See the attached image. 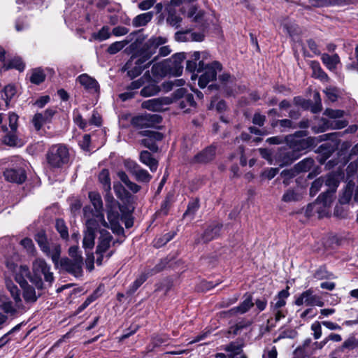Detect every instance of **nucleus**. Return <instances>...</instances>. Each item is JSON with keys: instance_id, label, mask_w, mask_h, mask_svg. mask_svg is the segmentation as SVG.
Returning a JSON list of instances; mask_svg holds the SVG:
<instances>
[{"instance_id": "obj_1", "label": "nucleus", "mask_w": 358, "mask_h": 358, "mask_svg": "<svg viewBox=\"0 0 358 358\" xmlns=\"http://www.w3.org/2000/svg\"><path fill=\"white\" fill-rule=\"evenodd\" d=\"M208 57L206 51L189 52L187 56L186 70L192 72L191 79L195 80L199 77V86L204 88L216 78L217 72L222 70L220 62L215 61L206 64L204 60Z\"/></svg>"}, {"instance_id": "obj_2", "label": "nucleus", "mask_w": 358, "mask_h": 358, "mask_svg": "<svg viewBox=\"0 0 358 358\" xmlns=\"http://www.w3.org/2000/svg\"><path fill=\"white\" fill-rule=\"evenodd\" d=\"M6 287L13 301L6 300L1 302L0 308L6 315L0 313V329L8 320V315L15 318L26 313L29 307L23 304L20 290L12 281L6 282Z\"/></svg>"}, {"instance_id": "obj_3", "label": "nucleus", "mask_w": 358, "mask_h": 358, "mask_svg": "<svg viewBox=\"0 0 358 358\" xmlns=\"http://www.w3.org/2000/svg\"><path fill=\"white\" fill-rule=\"evenodd\" d=\"M33 274L30 277V282L34 285L38 291H42L51 287L55 278L50 271V266L43 259H37L33 262Z\"/></svg>"}, {"instance_id": "obj_4", "label": "nucleus", "mask_w": 358, "mask_h": 358, "mask_svg": "<svg viewBox=\"0 0 358 358\" xmlns=\"http://www.w3.org/2000/svg\"><path fill=\"white\" fill-rule=\"evenodd\" d=\"M186 58L185 52L176 53L169 61L155 64L152 67V73L157 77H164L167 74L180 76L183 70L182 62Z\"/></svg>"}, {"instance_id": "obj_5", "label": "nucleus", "mask_w": 358, "mask_h": 358, "mask_svg": "<svg viewBox=\"0 0 358 358\" xmlns=\"http://www.w3.org/2000/svg\"><path fill=\"white\" fill-rule=\"evenodd\" d=\"M345 112L343 110L327 108L324 115L334 120H328L325 118H322L318 125L312 127V130L315 133H322L329 129H341L347 127L348 121L346 120H336L343 117Z\"/></svg>"}, {"instance_id": "obj_6", "label": "nucleus", "mask_w": 358, "mask_h": 358, "mask_svg": "<svg viewBox=\"0 0 358 358\" xmlns=\"http://www.w3.org/2000/svg\"><path fill=\"white\" fill-rule=\"evenodd\" d=\"M308 135L306 131H297L293 134L285 137V143L294 152L307 151L318 143V138L315 137L304 138Z\"/></svg>"}, {"instance_id": "obj_7", "label": "nucleus", "mask_w": 358, "mask_h": 358, "mask_svg": "<svg viewBox=\"0 0 358 358\" xmlns=\"http://www.w3.org/2000/svg\"><path fill=\"white\" fill-rule=\"evenodd\" d=\"M34 240L38 243L43 252L47 256L50 257L55 265H57L61 255L60 245L53 243L50 245L44 230L38 231L34 236Z\"/></svg>"}, {"instance_id": "obj_8", "label": "nucleus", "mask_w": 358, "mask_h": 358, "mask_svg": "<svg viewBox=\"0 0 358 358\" xmlns=\"http://www.w3.org/2000/svg\"><path fill=\"white\" fill-rule=\"evenodd\" d=\"M166 38L162 36H152L148 40L138 52V56L147 62L156 52L159 45L166 43Z\"/></svg>"}, {"instance_id": "obj_9", "label": "nucleus", "mask_w": 358, "mask_h": 358, "mask_svg": "<svg viewBox=\"0 0 358 358\" xmlns=\"http://www.w3.org/2000/svg\"><path fill=\"white\" fill-rule=\"evenodd\" d=\"M222 226V223L213 221L206 228L203 233L195 239L194 243H208L218 238L220 236Z\"/></svg>"}, {"instance_id": "obj_10", "label": "nucleus", "mask_w": 358, "mask_h": 358, "mask_svg": "<svg viewBox=\"0 0 358 358\" xmlns=\"http://www.w3.org/2000/svg\"><path fill=\"white\" fill-rule=\"evenodd\" d=\"M150 64L138 55H133L131 59L127 62L125 67L127 69V74L131 78L139 76L142 71Z\"/></svg>"}, {"instance_id": "obj_11", "label": "nucleus", "mask_w": 358, "mask_h": 358, "mask_svg": "<svg viewBox=\"0 0 358 358\" xmlns=\"http://www.w3.org/2000/svg\"><path fill=\"white\" fill-rule=\"evenodd\" d=\"M59 264L62 270L78 278L83 275V259H71L68 257L62 258Z\"/></svg>"}, {"instance_id": "obj_12", "label": "nucleus", "mask_w": 358, "mask_h": 358, "mask_svg": "<svg viewBox=\"0 0 358 358\" xmlns=\"http://www.w3.org/2000/svg\"><path fill=\"white\" fill-rule=\"evenodd\" d=\"M89 199L94 206V210L91 208L88 210L90 212L92 217H97L101 222L103 227H108V223L104 219L103 202L101 195L96 192H90L88 194Z\"/></svg>"}, {"instance_id": "obj_13", "label": "nucleus", "mask_w": 358, "mask_h": 358, "mask_svg": "<svg viewBox=\"0 0 358 358\" xmlns=\"http://www.w3.org/2000/svg\"><path fill=\"white\" fill-rule=\"evenodd\" d=\"M162 117L157 114L145 113L132 118V124L138 128L153 127L162 122Z\"/></svg>"}, {"instance_id": "obj_14", "label": "nucleus", "mask_w": 358, "mask_h": 358, "mask_svg": "<svg viewBox=\"0 0 358 358\" xmlns=\"http://www.w3.org/2000/svg\"><path fill=\"white\" fill-rule=\"evenodd\" d=\"M172 102L171 98L163 96L146 100L142 103L141 106L148 110L160 112L166 110Z\"/></svg>"}, {"instance_id": "obj_15", "label": "nucleus", "mask_w": 358, "mask_h": 358, "mask_svg": "<svg viewBox=\"0 0 358 358\" xmlns=\"http://www.w3.org/2000/svg\"><path fill=\"white\" fill-rule=\"evenodd\" d=\"M124 165L138 182L147 183L152 179V176L146 170L133 163L130 159L125 160Z\"/></svg>"}, {"instance_id": "obj_16", "label": "nucleus", "mask_w": 358, "mask_h": 358, "mask_svg": "<svg viewBox=\"0 0 358 358\" xmlns=\"http://www.w3.org/2000/svg\"><path fill=\"white\" fill-rule=\"evenodd\" d=\"M144 132L146 138L141 140V144L148 148L152 153L157 152L158 150L157 141H162L164 135L156 131H145Z\"/></svg>"}, {"instance_id": "obj_17", "label": "nucleus", "mask_w": 358, "mask_h": 358, "mask_svg": "<svg viewBox=\"0 0 358 358\" xmlns=\"http://www.w3.org/2000/svg\"><path fill=\"white\" fill-rule=\"evenodd\" d=\"M3 176L7 182L22 184L27 179L26 172L22 169L10 168L3 172Z\"/></svg>"}, {"instance_id": "obj_18", "label": "nucleus", "mask_w": 358, "mask_h": 358, "mask_svg": "<svg viewBox=\"0 0 358 358\" xmlns=\"http://www.w3.org/2000/svg\"><path fill=\"white\" fill-rule=\"evenodd\" d=\"M55 113V110L52 108H48L43 113H36L31 120L34 129L39 131L44 124L50 122Z\"/></svg>"}, {"instance_id": "obj_19", "label": "nucleus", "mask_w": 358, "mask_h": 358, "mask_svg": "<svg viewBox=\"0 0 358 358\" xmlns=\"http://www.w3.org/2000/svg\"><path fill=\"white\" fill-rule=\"evenodd\" d=\"M99 234L96 254L105 253L110 248L113 239L110 233L106 229H101Z\"/></svg>"}, {"instance_id": "obj_20", "label": "nucleus", "mask_w": 358, "mask_h": 358, "mask_svg": "<svg viewBox=\"0 0 358 358\" xmlns=\"http://www.w3.org/2000/svg\"><path fill=\"white\" fill-rule=\"evenodd\" d=\"M76 80L83 86L85 90L90 93L97 92L99 90L98 82L87 73L80 75Z\"/></svg>"}, {"instance_id": "obj_21", "label": "nucleus", "mask_w": 358, "mask_h": 358, "mask_svg": "<svg viewBox=\"0 0 358 358\" xmlns=\"http://www.w3.org/2000/svg\"><path fill=\"white\" fill-rule=\"evenodd\" d=\"M21 288L22 289V297L25 303H23V304L25 306L26 304H33L36 303L38 299L42 295V293L38 290V294H36L35 288L29 283H25Z\"/></svg>"}, {"instance_id": "obj_22", "label": "nucleus", "mask_w": 358, "mask_h": 358, "mask_svg": "<svg viewBox=\"0 0 358 358\" xmlns=\"http://www.w3.org/2000/svg\"><path fill=\"white\" fill-rule=\"evenodd\" d=\"M244 298L245 299L238 306L234 307L228 311L230 315H234L236 313H245L254 306L251 294L246 293L244 295Z\"/></svg>"}, {"instance_id": "obj_23", "label": "nucleus", "mask_w": 358, "mask_h": 358, "mask_svg": "<svg viewBox=\"0 0 358 358\" xmlns=\"http://www.w3.org/2000/svg\"><path fill=\"white\" fill-rule=\"evenodd\" d=\"M8 266L10 269L16 271L15 280L20 285V287L24 285L25 283H28L26 280V278L30 279V277L31 275L30 274V271L27 266L22 265L17 268V270H15V266L14 264H11L10 266L8 264Z\"/></svg>"}, {"instance_id": "obj_24", "label": "nucleus", "mask_w": 358, "mask_h": 358, "mask_svg": "<svg viewBox=\"0 0 358 358\" xmlns=\"http://www.w3.org/2000/svg\"><path fill=\"white\" fill-rule=\"evenodd\" d=\"M289 289L287 286L285 289L278 292L273 301L271 302V310H281L286 305V299L289 296Z\"/></svg>"}, {"instance_id": "obj_25", "label": "nucleus", "mask_w": 358, "mask_h": 358, "mask_svg": "<svg viewBox=\"0 0 358 358\" xmlns=\"http://www.w3.org/2000/svg\"><path fill=\"white\" fill-rule=\"evenodd\" d=\"M355 184L352 181H349L342 190L339 196V203L341 205L349 203L352 199Z\"/></svg>"}, {"instance_id": "obj_26", "label": "nucleus", "mask_w": 358, "mask_h": 358, "mask_svg": "<svg viewBox=\"0 0 358 358\" xmlns=\"http://www.w3.org/2000/svg\"><path fill=\"white\" fill-rule=\"evenodd\" d=\"M90 209V206H85L83 208L84 216L87 218L86 220V231L96 233V231L99 227V222H101L96 217H92L90 212L88 210Z\"/></svg>"}, {"instance_id": "obj_27", "label": "nucleus", "mask_w": 358, "mask_h": 358, "mask_svg": "<svg viewBox=\"0 0 358 358\" xmlns=\"http://www.w3.org/2000/svg\"><path fill=\"white\" fill-rule=\"evenodd\" d=\"M321 59L326 67L331 71H335L337 65L340 63V57L337 54L330 55L327 53H324L321 56Z\"/></svg>"}, {"instance_id": "obj_28", "label": "nucleus", "mask_w": 358, "mask_h": 358, "mask_svg": "<svg viewBox=\"0 0 358 358\" xmlns=\"http://www.w3.org/2000/svg\"><path fill=\"white\" fill-rule=\"evenodd\" d=\"M70 155L68 147L64 144L52 145L48 152L47 157H69Z\"/></svg>"}, {"instance_id": "obj_29", "label": "nucleus", "mask_w": 358, "mask_h": 358, "mask_svg": "<svg viewBox=\"0 0 358 358\" xmlns=\"http://www.w3.org/2000/svg\"><path fill=\"white\" fill-rule=\"evenodd\" d=\"M160 91L159 87L156 82L150 78L145 83L143 89L141 90V95L145 97L151 96L157 94Z\"/></svg>"}, {"instance_id": "obj_30", "label": "nucleus", "mask_w": 358, "mask_h": 358, "mask_svg": "<svg viewBox=\"0 0 358 358\" xmlns=\"http://www.w3.org/2000/svg\"><path fill=\"white\" fill-rule=\"evenodd\" d=\"M313 291L309 289L302 292L300 296L296 299L295 304L296 306H301L306 303L307 306H313L314 302L317 296L313 295Z\"/></svg>"}, {"instance_id": "obj_31", "label": "nucleus", "mask_w": 358, "mask_h": 358, "mask_svg": "<svg viewBox=\"0 0 358 358\" xmlns=\"http://www.w3.org/2000/svg\"><path fill=\"white\" fill-rule=\"evenodd\" d=\"M168 13L166 22L171 27L178 28L182 22V17L176 14V9L170 6L166 7Z\"/></svg>"}, {"instance_id": "obj_32", "label": "nucleus", "mask_w": 358, "mask_h": 358, "mask_svg": "<svg viewBox=\"0 0 358 358\" xmlns=\"http://www.w3.org/2000/svg\"><path fill=\"white\" fill-rule=\"evenodd\" d=\"M154 15L152 11L144 13L136 16L132 21V24L135 27L145 26L151 21Z\"/></svg>"}, {"instance_id": "obj_33", "label": "nucleus", "mask_w": 358, "mask_h": 358, "mask_svg": "<svg viewBox=\"0 0 358 358\" xmlns=\"http://www.w3.org/2000/svg\"><path fill=\"white\" fill-rule=\"evenodd\" d=\"M3 143L9 146H22L24 143L20 139L17 135V131H10L8 132L3 137Z\"/></svg>"}, {"instance_id": "obj_34", "label": "nucleus", "mask_w": 358, "mask_h": 358, "mask_svg": "<svg viewBox=\"0 0 358 358\" xmlns=\"http://www.w3.org/2000/svg\"><path fill=\"white\" fill-rule=\"evenodd\" d=\"M117 176L120 180L128 187L133 193H137L141 189V186L131 181L125 172L120 171L117 172Z\"/></svg>"}, {"instance_id": "obj_35", "label": "nucleus", "mask_w": 358, "mask_h": 358, "mask_svg": "<svg viewBox=\"0 0 358 358\" xmlns=\"http://www.w3.org/2000/svg\"><path fill=\"white\" fill-rule=\"evenodd\" d=\"M10 69H15L20 71L24 69V64L20 57H14L6 63H4L1 67V71H7Z\"/></svg>"}, {"instance_id": "obj_36", "label": "nucleus", "mask_w": 358, "mask_h": 358, "mask_svg": "<svg viewBox=\"0 0 358 358\" xmlns=\"http://www.w3.org/2000/svg\"><path fill=\"white\" fill-rule=\"evenodd\" d=\"M243 343L231 342L228 345H224L222 349L226 352H234L236 355H240L239 358H248L247 355L243 353Z\"/></svg>"}, {"instance_id": "obj_37", "label": "nucleus", "mask_w": 358, "mask_h": 358, "mask_svg": "<svg viewBox=\"0 0 358 358\" xmlns=\"http://www.w3.org/2000/svg\"><path fill=\"white\" fill-rule=\"evenodd\" d=\"M303 198V195L297 190L287 189L282 195V201L286 203L296 202Z\"/></svg>"}, {"instance_id": "obj_38", "label": "nucleus", "mask_w": 358, "mask_h": 358, "mask_svg": "<svg viewBox=\"0 0 358 358\" xmlns=\"http://www.w3.org/2000/svg\"><path fill=\"white\" fill-rule=\"evenodd\" d=\"M196 102L192 94H187L180 101L179 106L184 110L185 113H189L191 108H194Z\"/></svg>"}, {"instance_id": "obj_39", "label": "nucleus", "mask_w": 358, "mask_h": 358, "mask_svg": "<svg viewBox=\"0 0 358 358\" xmlns=\"http://www.w3.org/2000/svg\"><path fill=\"white\" fill-rule=\"evenodd\" d=\"M16 93V88L13 85H6L1 92V98L5 101L6 106H8L9 101L14 97Z\"/></svg>"}, {"instance_id": "obj_40", "label": "nucleus", "mask_w": 358, "mask_h": 358, "mask_svg": "<svg viewBox=\"0 0 358 358\" xmlns=\"http://www.w3.org/2000/svg\"><path fill=\"white\" fill-rule=\"evenodd\" d=\"M336 148L335 143L332 142H325L318 147L315 151L321 154L322 157H329Z\"/></svg>"}, {"instance_id": "obj_41", "label": "nucleus", "mask_w": 358, "mask_h": 358, "mask_svg": "<svg viewBox=\"0 0 358 358\" xmlns=\"http://www.w3.org/2000/svg\"><path fill=\"white\" fill-rule=\"evenodd\" d=\"M311 67L313 69V76L322 81H327L329 77L327 74L322 69L317 62H312Z\"/></svg>"}, {"instance_id": "obj_42", "label": "nucleus", "mask_w": 358, "mask_h": 358, "mask_svg": "<svg viewBox=\"0 0 358 358\" xmlns=\"http://www.w3.org/2000/svg\"><path fill=\"white\" fill-rule=\"evenodd\" d=\"M99 180L102 185L104 191H110L111 183L109 172L107 169H103L99 175Z\"/></svg>"}, {"instance_id": "obj_43", "label": "nucleus", "mask_w": 358, "mask_h": 358, "mask_svg": "<svg viewBox=\"0 0 358 358\" xmlns=\"http://www.w3.org/2000/svg\"><path fill=\"white\" fill-rule=\"evenodd\" d=\"M113 189L117 197L122 201L127 200L130 197L129 192L120 182H114Z\"/></svg>"}, {"instance_id": "obj_44", "label": "nucleus", "mask_w": 358, "mask_h": 358, "mask_svg": "<svg viewBox=\"0 0 358 358\" xmlns=\"http://www.w3.org/2000/svg\"><path fill=\"white\" fill-rule=\"evenodd\" d=\"M55 228L60 236L64 240H68L69 235L68 228L65 222L62 219H57L55 222Z\"/></svg>"}, {"instance_id": "obj_45", "label": "nucleus", "mask_w": 358, "mask_h": 358, "mask_svg": "<svg viewBox=\"0 0 358 358\" xmlns=\"http://www.w3.org/2000/svg\"><path fill=\"white\" fill-rule=\"evenodd\" d=\"M150 78V75L149 72H145V74L141 78L131 82V84L127 87V90H134L139 89L140 87L145 85V83L149 81Z\"/></svg>"}, {"instance_id": "obj_46", "label": "nucleus", "mask_w": 358, "mask_h": 358, "mask_svg": "<svg viewBox=\"0 0 358 358\" xmlns=\"http://www.w3.org/2000/svg\"><path fill=\"white\" fill-rule=\"evenodd\" d=\"M111 36V32L109 27L103 26L98 32L94 33L92 37L94 39L103 41L108 39Z\"/></svg>"}, {"instance_id": "obj_47", "label": "nucleus", "mask_w": 358, "mask_h": 358, "mask_svg": "<svg viewBox=\"0 0 358 358\" xmlns=\"http://www.w3.org/2000/svg\"><path fill=\"white\" fill-rule=\"evenodd\" d=\"M129 43V41L128 40L114 42L108 46L107 52L110 55H115L122 50Z\"/></svg>"}, {"instance_id": "obj_48", "label": "nucleus", "mask_w": 358, "mask_h": 358, "mask_svg": "<svg viewBox=\"0 0 358 358\" xmlns=\"http://www.w3.org/2000/svg\"><path fill=\"white\" fill-rule=\"evenodd\" d=\"M148 277V275H147L146 273L141 274L131 285L129 289L127 290V294L129 295L133 294L140 287V286L147 280Z\"/></svg>"}, {"instance_id": "obj_49", "label": "nucleus", "mask_w": 358, "mask_h": 358, "mask_svg": "<svg viewBox=\"0 0 358 358\" xmlns=\"http://www.w3.org/2000/svg\"><path fill=\"white\" fill-rule=\"evenodd\" d=\"M95 237V233L86 231H85L83 246L85 250L92 249L94 248Z\"/></svg>"}, {"instance_id": "obj_50", "label": "nucleus", "mask_w": 358, "mask_h": 358, "mask_svg": "<svg viewBox=\"0 0 358 358\" xmlns=\"http://www.w3.org/2000/svg\"><path fill=\"white\" fill-rule=\"evenodd\" d=\"M199 208V203L198 199L189 202L186 211L183 214V217H189L190 220H192Z\"/></svg>"}, {"instance_id": "obj_51", "label": "nucleus", "mask_w": 358, "mask_h": 358, "mask_svg": "<svg viewBox=\"0 0 358 358\" xmlns=\"http://www.w3.org/2000/svg\"><path fill=\"white\" fill-rule=\"evenodd\" d=\"M216 155H221V148L217 145L213 144L207 147L201 153L195 157H213Z\"/></svg>"}, {"instance_id": "obj_52", "label": "nucleus", "mask_w": 358, "mask_h": 358, "mask_svg": "<svg viewBox=\"0 0 358 358\" xmlns=\"http://www.w3.org/2000/svg\"><path fill=\"white\" fill-rule=\"evenodd\" d=\"M334 193V192L331 191L330 189H327L317 197L316 201L324 206H327L331 203Z\"/></svg>"}, {"instance_id": "obj_53", "label": "nucleus", "mask_w": 358, "mask_h": 358, "mask_svg": "<svg viewBox=\"0 0 358 358\" xmlns=\"http://www.w3.org/2000/svg\"><path fill=\"white\" fill-rule=\"evenodd\" d=\"M309 3L315 7L341 4L343 0H308Z\"/></svg>"}, {"instance_id": "obj_54", "label": "nucleus", "mask_w": 358, "mask_h": 358, "mask_svg": "<svg viewBox=\"0 0 358 358\" xmlns=\"http://www.w3.org/2000/svg\"><path fill=\"white\" fill-rule=\"evenodd\" d=\"M297 334V331L293 329H282V328L279 336L273 340V342L276 343L283 338H294Z\"/></svg>"}, {"instance_id": "obj_55", "label": "nucleus", "mask_w": 358, "mask_h": 358, "mask_svg": "<svg viewBox=\"0 0 358 358\" xmlns=\"http://www.w3.org/2000/svg\"><path fill=\"white\" fill-rule=\"evenodd\" d=\"M45 75L40 69H34L30 77V81L36 85H38L44 81Z\"/></svg>"}, {"instance_id": "obj_56", "label": "nucleus", "mask_w": 358, "mask_h": 358, "mask_svg": "<svg viewBox=\"0 0 358 358\" xmlns=\"http://www.w3.org/2000/svg\"><path fill=\"white\" fill-rule=\"evenodd\" d=\"M313 163V158H304L301 162L296 164V169H298L299 173L306 172L310 170Z\"/></svg>"}, {"instance_id": "obj_57", "label": "nucleus", "mask_w": 358, "mask_h": 358, "mask_svg": "<svg viewBox=\"0 0 358 358\" xmlns=\"http://www.w3.org/2000/svg\"><path fill=\"white\" fill-rule=\"evenodd\" d=\"M169 261L167 259H161L160 262L157 264L154 268L148 270L146 272L147 275L150 276L162 271L166 267Z\"/></svg>"}, {"instance_id": "obj_58", "label": "nucleus", "mask_w": 358, "mask_h": 358, "mask_svg": "<svg viewBox=\"0 0 358 358\" xmlns=\"http://www.w3.org/2000/svg\"><path fill=\"white\" fill-rule=\"evenodd\" d=\"M325 185L329 187L328 189L331 191L336 192V188L338 186L339 181L336 177V176L333 174H329L327 176L324 180Z\"/></svg>"}, {"instance_id": "obj_59", "label": "nucleus", "mask_w": 358, "mask_h": 358, "mask_svg": "<svg viewBox=\"0 0 358 358\" xmlns=\"http://www.w3.org/2000/svg\"><path fill=\"white\" fill-rule=\"evenodd\" d=\"M171 196L168 195L163 201L160 209L156 212L157 215H166L171 205Z\"/></svg>"}, {"instance_id": "obj_60", "label": "nucleus", "mask_w": 358, "mask_h": 358, "mask_svg": "<svg viewBox=\"0 0 358 358\" xmlns=\"http://www.w3.org/2000/svg\"><path fill=\"white\" fill-rule=\"evenodd\" d=\"M78 13L76 12V7L73 9L66 8L64 10V18L66 24L79 17Z\"/></svg>"}, {"instance_id": "obj_61", "label": "nucleus", "mask_w": 358, "mask_h": 358, "mask_svg": "<svg viewBox=\"0 0 358 358\" xmlns=\"http://www.w3.org/2000/svg\"><path fill=\"white\" fill-rule=\"evenodd\" d=\"M20 245L27 250L29 254H34L36 248L32 240L29 238H24L21 240Z\"/></svg>"}, {"instance_id": "obj_62", "label": "nucleus", "mask_w": 358, "mask_h": 358, "mask_svg": "<svg viewBox=\"0 0 358 358\" xmlns=\"http://www.w3.org/2000/svg\"><path fill=\"white\" fill-rule=\"evenodd\" d=\"M358 347V340L354 337H350L347 340H345L342 346L341 349H348V350H353Z\"/></svg>"}, {"instance_id": "obj_63", "label": "nucleus", "mask_w": 358, "mask_h": 358, "mask_svg": "<svg viewBox=\"0 0 358 358\" xmlns=\"http://www.w3.org/2000/svg\"><path fill=\"white\" fill-rule=\"evenodd\" d=\"M283 31L287 32L290 36L297 34V26L294 23L290 22H285L282 24Z\"/></svg>"}, {"instance_id": "obj_64", "label": "nucleus", "mask_w": 358, "mask_h": 358, "mask_svg": "<svg viewBox=\"0 0 358 358\" xmlns=\"http://www.w3.org/2000/svg\"><path fill=\"white\" fill-rule=\"evenodd\" d=\"M324 182V179L322 178H319L316 180H315L312 185L310 188V194L311 196H315L318 191L320 189L321 187L322 186L323 183Z\"/></svg>"}]
</instances>
